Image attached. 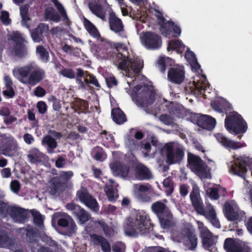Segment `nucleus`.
<instances>
[{"mask_svg": "<svg viewBox=\"0 0 252 252\" xmlns=\"http://www.w3.org/2000/svg\"><path fill=\"white\" fill-rule=\"evenodd\" d=\"M116 51L117 54L113 57L114 63L125 72L127 77H135L142 67V62L138 59L129 60L126 57V48L123 44H119Z\"/></svg>", "mask_w": 252, "mask_h": 252, "instance_id": "nucleus-1", "label": "nucleus"}, {"mask_svg": "<svg viewBox=\"0 0 252 252\" xmlns=\"http://www.w3.org/2000/svg\"><path fill=\"white\" fill-rule=\"evenodd\" d=\"M190 197L195 210L198 214L204 216L214 226L220 228V224L213 206L210 204H208L205 209H204L203 203L197 187L193 188Z\"/></svg>", "mask_w": 252, "mask_h": 252, "instance_id": "nucleus-2", "label": "nucleus"}, {"mask_svg": "<svg viewBox=\"0 0 252 252\" xmlns=\"http://www.w3.org/2000/svg\"><path fill=\"white\" fill-rule=\"evenodd\" d=\"M149 220L147 215L144 212H138L132 217L127 219L125 226L126 235L136 236L147 233L149 231Z\"/></svg>", "mask_w": 252, "mask_h": 252, "instance_id": "nucleus-3", "label": "nucleus"}, {"mask_svg": "<svg viewBox=\"0 0 252 252\" xmlns=\"http://www.w3.org/2000/svg\"><path fill=\"white\" fill-rule=\"evenodd\" d=\"M155 92L152 86L137 85L133 89V100L139 107H146L154 101Z\"/></svg>", "mask_w": 252, "mask_h": 252, "instance_id": "nucleus-4", "label": "nucleus"}, {"mask_svg": "<svg viewBox=\"0 0 252 252\" xmlns=\"http://www.w3.org/2000/svg\"><path fill=\"white\" fill-rule=\"evenodd\" d=\"M234 160L230 165L229 172L245 180L249 174L252 175V160L247 157L236 158L233 156Z\"/></svg>", "mask_w": 252, "mask_h": 252, "instance_id": "nucleus-5", "label": "nucleus"}, {"mask_svg": "<svg viewBox=\"0 0 252 252\" xmlns=\"http://www.w3.org/2000/svg\"><path fill=\"white\" fill-rule=\"evenodd\" d=\"M152 209L158 218L162 228L167 229L174 225L172 215L169 208L163 203L157 201L152 205Z\"/></svg>", "mask_w": 252, "mask_h": 252, "instance_id": "nucleus-6", "label": "nucleus"}, {"mask_svg": "<svg viewBox=\"0 0 252 252\" xmlns=\"http://www.w3.org/2000/svg\"><path fill=\"white\" fill-rule=\"evenodd\" d=\"M246 125L241 116L236 112L231 113L225 120L226 128L236 134L245 133L247 128Z\"/></svg>", "mask_w": 252, "mask_h": 252, "instance_id": "nucleus-7", "label": "nucleus"}, {"mask_svg": "<svg viewBox=\"0 0 252 252\" xmlns=\"http://www.w3.org/2000/svg\"><path fill=\"white\" fill-rule=\"evenodd\" d=\"M188 163L189 168L201 178L211 177L209 168L198 156L189 154Z\"/></svg>", "mask_w": 252, "mask_h": 252, "instance_id": "nucleus-8", "label": "nucleus"}, {"mask_svg": "<svg viewBox=\"0 0 252 252\" xmlns=\"http://www.w3.org/2000/svg\"><path fill=\"white\" fill-rule=\"evenodd\" d=\"M225 216L230 221L243 220L245 218V213L241 210L234 200L226 202L223 206Z\"/></svg>", "mask_w": 252, "mask_h": 252, "instance_id": "nucleus-9", "label": "nucleus"}, {"mask_svg": "<svg viewBox=\"0 0 252 252\" xmlns=\"http://www.w3.org/2000/svg\"><path fill=\"white\" fill-rule=\"evenodd\" d=\"M197 223L202 239L203 247L211 252H215L217 236H213L202 222L197 221Z\"/></svg>", "mask_w": 252, "mask_h": 252, "instance_id": "nucleus-10", "label": "nucleus"}, {"mask_svg": "<svg viewBox=\"0 0 252 252\" xmlns=\"http://www.w3.org/2000/svg\"><path fill=\"white\" fill-rule=\"evenodd\" d=\"M52 220L54 222H57L60 226L67 227L69 235L76 232L77 226L75 223L66 214L62 212L55 213L53 215Z\"/></svg>", "mask_w": 252, "mask_h": 252, "instance_id": "nucleus-11", "label": "nucleus"}, {"mask_svg": "<svg viewBox=\"0 0 252 252\" xmlns=\"http://www.w3.org/2000/svg\"><path fill=\"white\" fill-rule=\"evenodd\" d=\"M142 44L148 49H157L161 46V38L152 32H142L140 35Z\"/></svg>", "mask_w": 252, "mask_h": 252, "instance_id": "nucleus-12", "label": "nucleus"}, {"mask_svg": "<svg viewBox=\"0 0 252 252\" xmlns=\"http://www.w3.org/2000/svg\"><path fill=\"white\" fill-rule=\"evenodd\" d=\"M157 17L158 19L159 24L161 26L160 31L163 36L167 37L171 35L172 36L176 37L180 35L181 31L180 28L174 25L172 22H165L160 13H158Z\"/></svg>", "mask_w": 252, "mask_h": 252, "instance_id": "nucleus-13", "label": "nucleus"}, {"mask_svg": "<svg viewBox=\"0 0 252 252\" xmlns=\"http://www.w3.org/2000/svg\"><path fill=\"white\" fill-rule=\"evenodd\" d=\"M62 136L61 133L55 130H50L48 134L43 137L41 144L44 146H47L46 150L48 153L52 154L53 150L57 147L58 144L56 140Z\"/></svg>", "mask_w": 252, "mask_h": 252, "instance_id": "nucleus-14", "label": "nucleus"}, {"mask_svg": "<svg viewBox=\"0 0 252 252\" xmlns=\"http://www.w3.org/2000/svg\"><path fill=\"white\" fill-rule=\"evenodd\" d=\"M199 78V80H196L197 82L193 81L192 85L189 87V90L191 93L195 95L203 94L206 96L205 93H210L209 86L205 76L202 75Z\"/></svg>", "mask_w": 252, "mask_h": 252, "instance_id": "nucleus-15", "label": "nucleus"}, {"mask_svg": "<svg viewBox=\"0 0 252 252\" xmlns=\"http://www.w3.org/2000/svg\"><path fill=\"white\" fill-rule=\"evenodd\" d=\"M9 36L14 42L13 50L15 54L20 57L24 56L26 53V49L22 35L18 32H13L9 34Z\"/></svg>", "mask_w": 252, "mask_h": 252, "instance_id": "nucleus-16", "label": "nucleus"}, {"mask_svg": "<svg viewBox=\"0 0 252 252\" xmlns=\"http://www.w3.org/2000/svg\"><path fill=\"white\" fill-rule=\"evenodd\" d=\"M168 80L175 84H181L185 78L184 68L181 65L171 67L168 71Z\"/></svg>", "mask_w": 252, "mask_h": 252, "instance_id": "nucleus-17", "label": "nucleus"}, {"mask_svg": "<svg viewBox=\"0 0 252 252\" xmlns=\"http://www.w3.org/2000/svg\"><path fill=\"white\" fill-rule=\"evenodd\" d=\"M167 154V162L169 164H173L180 161L183 157V151L174 146L167 145L166 146Z\"/></svg>", "mask_w": 252, "mask_h": 252, "instance_id": "nucleus-18", "label": "nucleus"}, {"mask_svg": "<svg viewBox=\"0 0 252 252\" xmlns=\"http://www.w3.org/2000/svg\"><path fill=\"white\" fill-rule=\"evenodd\" d=\"M89 8L92 12L102 20H106V14L109 10V7L104 0V5L97 2H93L89 4Z\"/></svg>", "mask_w": 252, "mask_h": 252, "instance_id": "nucleus-19", "label": "nucleus"}, {"mask_svg": "<svg viewBox=\"0 0 252 252\" xmlns=\"http://www.w3.org/2000/svg\"><path fill=\"white\" fill-rule=\"evenodd\" d=\"M77 196L81 202L89 208L94 211L97 210V203L96 200L93 198L85 189H81L78 191Z\"/></svg>", "mask_w": 252, "mask_h": 252, "instance_id": "nucleus-20", "label": "nucleus"}, {"mask_svg": "<svg viewBox=\"0 0 252 252\" xmlns=\"http://www.w3.org/2000/svg\"><path fill=\"white\" fill-rule=\"evenodd\" d=\"M33 63H31L22 67L15 69L13 71V75L23 84H27L28 77L33 69Z\"/></svg>", "mask_w": 252, "mask_h": 252, "instance_id": "nucleus-21", "label": "nucleus"}, {"mask_svg": "<svg viewBox=\"0 0 252 252\" xmlns=\"http://www.w3.org/2000/svg\"><path fill=\"white\" fill-rule=\"evenodd\" d=\"M109 167L113 175L116 177L125 178L127 177L129 168L119 161H113L109 164Z\"/></svg>", "mask_w": 252, "mask_h": 252, "instance_id": "nucleus-22", "label": "nucleus"}, {"mask_svg": "<svg viewBox=\"0 0 252 252\" xmlns=\"http://www.w3.org/2000/svg\"><path fill=\"white\" fill-rule=\"evenodd\" d=\"M66 208L67 210L72 212L77 218L79 221L81 223H83L87 221L89 218L90 216L84 210L81 208V207L74 203H68L66 205Z\"/></svg>", "mask_w": 252, "mask_h": 252, "instance_id": "nucleus-23", "label": "nucleus"}, {"mask_svg": "<svg viewBox=\"0 0 252 252\" xmlns=\"http://www.w3.org/2000/svg\"><path fill=\"white\" fill-rule=\"evenodd\" d=\"M215 137L219 143L227 148H230L232 150H237L246 146L245 143H241L227 139L221 133L216 134Z\"/></svg>", "mask_w": 252, "mask_h": 252, "instance_id": "nucleus-24", "label": "nucleus"}, {"mask_svg": "<svg viewBox=\"0 0 252 252\" xmlns=\"http://www.w3.org/2000/svg\"><path fill=\"white\" fill-rule=\"evenodd\" d=\"M183 235L185 237L184 243L190 250H194L197 245V239L194 234L193 231L190 228L183 230Z\"/></svg>", "mask_w": 252, "mask_h": 252, "instance_id": "nucleus-25", "label": "nucleus"}, {"mask_svg": "<svg viewBox=\"0 0 252 252\" xmlns=\"http://www.w3.org/2000/svg\"><path fill=\"white\" fill-rule=\"evenodd\" d=\"M32 68L31 74L28 77L27 84L34 85L44 78L45 74L43 70L34 63H33Z\"/></svg>", "mask_w": 252, "mask_h": 252, "instance_id": "nucleus-26", "label": "nucleus"}, {"mask_svg": "<svg viewBox=\"0 0 252 252\" xmlns=\"http://www.w3.org/2000/svg\"><path fill=\"white\" fill-rule=\"evenodd\" d=\"M27 158L29 162L35 164L44 161L47 157L37 148H32L28 152Z\"/></svg>", "mask_w": 252, "mask_h": 252, "instance_id": "nucleus-27", "label": "nucleus"}, {"mask_svg": "<svg viewBox=\"0 0 252 252\" xmlns=\"http://www.w3.org/2000/svg\"><path fill=\"white\" fill-rule=\"evenodd\" d=\"M197 125L203 128L211 130L216 124L215 119L208 115L198 116L196 119Z\"/></svg>", "mask_w": 252, "mask_h": 252, "instance_id": "nucleus-28", "label": "nucleus"}, {"mask_svg": "<svg viewBox=\"0 0 252 252\" xmlns=\"http://www.w3.org/2000/svg\"><path fill=\"white\" fill-rule=\"evenodd\" d=\"M49 30L47 25L44 24H40L31 33L32 40L36 42H40L43 39V35L47 33Z\"/></svg>", "mask_w": 252, "mask_h": 252, "instance_id": "nucleus-29", "label": "nucleus"}, {"mask_svg": "<svg viewBox=\"0 0 252 252\" xmlns=\"http://www.w3.org/2000/svg\"><path fill=\"white\" fill-rule=\"evenodd\" d=\"M8 214L16 222H21L26 218V211L22 208L15 206L9 208Z\"/></svg>", "mask_w": 252, "mask_h": 252, "instance_id": "nucleus-30", "label": "nucleus"}, {"mask_svg": "<svg viewBox=\"0 0 252 252\" xmlns=\"http://www.w3.org/2000/svg\"><path fill=\"white\" fill-rule=\"evenodd\" d=\"M20 148L16 141L11 140L2 150V154L7 156H17L20 152Z\"/></svg>", "mask_w": 252, "mask_h": 252, "instance_id": "nucleus-31", "label": "nucleus"}, {"mask_svg": "<svg viewBox=\"0 0 252 252\" xmlns=\"http://www.w3.org/2000/svg\"><path fill=\"white\" fill-rule=\"evenodd\" d=\"M109 182L110 185H106L105 187V191L106 194L110 201L115 200L118 197V194L116 188L118 185L115 182L110 179Z\"/></svg>", "mask_w": 252, "mask_h": 252, "instance_id": "nucleus-32", "label": "nucleus"}, {"mask_svg": "<svg viewBox=\"0 0 252 252\" xmlns=\"http://www.w3.org/2000/svg\"><path fill=\"white\" fill-rule=\"evenodd\" d=\"M91 240L95 245H100L103 252H110V245L103 237L94 234L91 236Z\"/></svg>", "mask_w": 252, "mask_h": 252, "instance_id": "nucleus-33", "label": "nucleus"}, {"mask_svg": "<svg viewBox=\"0 0 252 252\" xmlns=\"http://www.w3.org/2000/svg\"><path fill=\"white\" fill-rule=\"evenodd\" d=\"M109 23L110 29L114 32L117 33L123 31L124 27L121 20L113 13L110 14Z\"/></svg>", "mask_w": 252, "mask_h": 252, "instance_id": "nucleus-34", "label": "nucleus"}, {"mask_svg": "<svg viewBox=\"0 0 252 252\" xmlns=\"http://www.w3.org/2000/svg\"><path fill=\"white\" fill-rule=\"evenodd\" d=\"M240 241L227 238L224 243V248L227 252H239Z\"/></svg>", "mask_w": 252, "mask_h": 252, "instance_id": "nucleus-35", "label": "nucleus"}, {"mask_svg": "<svg viewBox=\"0 0 252 252\" xmlns=\"http://www.w3.org/2000/svg\"><path fill=\"white\" fill-rule=\"evenodd\" d=\"M136 177L139 180L149 179L151 174L148 168L141 164H138L136 167Z\"/></svg>", "mask_w": 252, "mask_h": 252, "instance_id": "nucleus-36", "label": "nucleus"}, {"mask_svg": "<svg viewBox=\"0 0 252 252\" xmlns=\"http://www.w3.org/2000/svg\"><path fill=\"white\" fill-rule=\"evenodd\" d=\"M5 89L3 94L5 96L8 97H12L14 95V92L12 88V81L9 76L5 75L3 78Z\"/></svg>", "mask_w": 252, "mask_h": 252, "instance_id": "nucleus-37", "label": "nucleus"}, {"mask_svg": "<svg viewBox=\"0 0 252 252\" xmlns=\"http://www.w3.org/2000/svg\"><path fill=\"white\" fill-rule=\"evenodd\" d=\"M84 25L89 33L95 38H100V34L95 26L86 18L84 19Z\"/></svg>", "mask_w": 252, "mask_h": 252, "instance_id": "nucleus-38", "label": "nucleus"}, {"mask_svg": "<svg viewBox=\"0 0 252 252\" xmlns=\"http://www.w3.org/2000/svg\"><path fill=\"white\" fill-rule=\"evenodd\" d=\"M64 184L61 181V179L58 177H54L50 182L49 188L52 190L53 193H56L63 190Z\"/></svg>", "mask_w": 252, "mask_h": 252, "instance_id": "nucleus-39", "label": "nucleus"}, {"mask_svg": "<svg viewBox=\"0 0 252 252\" xmlns=\"http://www.w3.org/2000/svg\"><path fill=\"white\" fill-rule=\"evenodd\" d=\"M186 49V46L179 40H173L169 41L167 50L168 51L176 50L178 52L182 53Z\"/></svg>", "mask_w": 252, "mask_h": 252, "instance_id": "nucleus-40", "label": "nucleus"}, {"mask_svg": "<svg viewBox=\"0 0 252 252\" xmlns=\"http://www.w3.org/2000/svg\"><path fill=\"white\" fill-rule=\"evenodd\" d=\"M111 114L113 121L118 124H122L126 121L125 114L119 108L113 109Z\"/></svg>", "mask_w": 252, "mask_h": 252, "instance_id": "nucleus-41", "label": "nucleus"}, {"mask_svg": "<svg viewBox=\"0 0 252 252\" xmlns=\"http://www.w3.org/2000/svg\"><path fill=\"white\" fill-rule=\"evenodd\" d=\"M14 244V241L10 239L4 231H0V247L11 249V246Z\"/></svg>", "mask_w": 252, "mask_h": 252, "instance_id": "nucleus-42", "label": "nucleus"}, {"mask_svg": "<svg viewBox=\"0 0 252 252\" xmlns=\"http://www.w3.org/2000/svg\"><path fill=\"white\" fill-rule=\"evenodd\" d=\"M173 63L174 61L168 57H161L158 61V64L160 71L164 72L165 70V66L171 65Z\"/></svg>", "mask_w": 252, "mask_h": 252, "instance_id": "nucleus-43", "label": "nucleus"}, {"mask_svg": "<svg viewBox=\"0 0 252 252\" xmlns=\"http://www.w3.org/2000/svg\"><path fill=\"white\" fill-rule=\"evenodd\" d=\"M45 16L47 19L55 22H59L60 20V16L55 10L51 7L47 8L46 9Z\"/></svg>", "mask_w": 252, "mask_h": 252, "instance_id": "nucleus-44", "label": "nucleus"}, {"mask_svg": "<svg viewBox=\"0 0 252 252\" xmlns=\"http://www.w3.org/2000/svg\"><path fill=\"white\" fill-rule=\"evenodd\" d=\"M36 53L42 62H47L49 58L48 52L42 46H38L36 48Z\"/></svg>", "mask_w": 252, "mask_h": 252, "instance_id": "nucleus-45", "label": "nucleus"}, {"mask_svg": "<svg viewBox=\"0 0 252 252\" xmlns=\"http://www.w3.org/2000/svg\"><path fill=\"white\" fill-rule=\"evenodd\" d=\"M29 9V5L28 4L24 5L20 8V15L22 19V23L24 24H26L30 20L28 15Z\"/></svg>", "mask_w": 252, "mask_h": 252, "instance_id": "nucleus-46", "label": "nucleus"}, {"mask_svg": "<svg viewBox=\"0 0 252 252\" xmlns=\"http://www.w3.org/2000/svg\"><path fill=\"white\" fill-rule=\"evenodd\" d=\"M94 158L99 161H103L106 158V154L102 149L99 147H96L94 149Z\"/></svg>", "mask_w": 252, "mask_h": 252, "instance_id": "nucleus-47", "label": "nucleus"}, {"mask_svg": "<svg viewBox=\"0 0 252 252\" xmlns=\"http://www.w3.org/2000/svg\"><path fill=\"white\" fill-rule=\"evenodd\" d=\"M54 5L60 13L61 16L64 20L67 19L66 11L63 5L58 0H51Z\"/></svg>", "mask_w": 252, "mask_h": 252, "instance_id": "nucleus-48", "label": "nucleus"}, {"mask_svg": "<svg viewBox=\"0 0 252 252\" xmlns=\"http://www.w3.org/2000/svg\"><path fill=\"white\" fill-rule=\"evenodd\" d=\"M163 185L165 188V191L167 195H169L171 194L173 190V187L172 182L169 178H167L163 181Z\"/></svg>", "mask_w": 252, "mask_h": 252, "instance_id": "nucleus-49", "label": "nucleus"}, {"mask_svg": "<svg viewBox=\"0 0 252 252\" xmlns=\"http://www.w3.org/2000/svg\"><path fill=\"white\" fill-rule=\"evenodd\" d=\"M32 214L34 223L39 226H41L43 223V219L42 215L38 212L34 210L32 211Z\"/></svg>", "mask_w": 252, "mask_h": 252, "instance_id": "nucleus-50", "label": "nucleus"}, {"mask_svg": "<svg viewBox=\"0 0 252 252\" xmlns=\"http://www.w3.org/2000/svg\"><path fill=\"white\" fill-rule=\"evenodd\" d=\"M148 188L142 185H135L133 187V191L137 197H140L141 194L148 191Z\"/></svg>", "mask_w": 252, "mask_h": 252, "instance_id": "nucleus-51", "label": "nucleus"}, {"mask_svg": "<svg viewBox=\"0 0 252 252\" xmlns=\"http://www.w3.org/2000/svg\"><path fill=\"white\" fill-rule=\"evenodd\" d=\"M73 175L72 171H63L60 174V176L58 177L61 179V181L65 185L66 182L69 180Z\"/></svg>", "mask_w": 252, "mask_h": 252, "instance_id": "nucleus-52", "label": "nucleus"}, {"mask_svg": "<svg viewBox=\"0 0 252 252\" xmlns=\"http://www.w3.org/2000/svg\"><path fill=\"white\" fill-rule=\"evenodd\" d=\"M11 206L7 204L0 201V218H3L8 214L9 209Z\"/></svg>", "mask_w": 252, "mask_h": 252, "instance_id": "nucleus-53", "label": "nucleus"}, {"mask_svg": "<svg viewBox=\"0 0 252 252\" xmlns=\"http://www.w3.org/2000/svg\"><path fill=\"white\" fill-rule=\"evenodd\" d=\"M74 107L75 109H78L79 110H80L81 112H83L88 108V104L86 101L79 99L74 102Z\"/></svg>", "mask_w": 252, "mask_h": 252, "instance_id": "nucleus-54", "label": "nucleus"}, {"mask_svg": "<svg viewBox=\"0 0 252 252\" xmlns=\"http://www.w3.org/2000/svg\"><path fill=\"white\" fill-rule=\"evenodd\" d=\"M159 119L166 125L171 126L174 124V119L168 115H162L159 117Z\"/></svg>", "mask_w": 252, "mask_h": 252, "instance_id": "nucleus-55", "label": "nucleus"}, {"mask_svg": "<svg viewBox=\"0 0 252 252\" xmlns=\"http://www.w3.org/2000/svg\"><path fill=\"white\" fill-rule=\"evenodd\" d=\"M30 242L32 243L31 246L32 252H51L47 248L40 247L36 241Z\"/></svg>", "mask_w": 252, "mask_h": 252, "instance_id": "nucleus-56", "label": "nucleus"}, {"mask_svg": "<svg viewBox=\"0 0 252 252\" xmlns=\"http://www.w3.org/2000/svg\"><path fill=\"white\" fill-rule=\"evenodd\" d=\"M84 81L87 84H92L94 85L95 87H99L97 79L94 76L92 75L88 74L84 78Z\"/></svg>", "mask_w": 252, "mask_h": 252, "instance_id": "nucleus-57", "label": "nucleus"}, {"mask_svg": "<svg viewBox=\"0 0 252 252\" xmlns=\"http://www.w3.org/2000/svg\"><path fill=\"white\" fill-rule=\"evenodd\" d=\"M207 195L212 199L216 200L219 198L218 190L216 188H210L206 190Z\"/></svg>", "mask_w": 252, "mask_h": 252, "instance_id": "nucleus-58", "label": "nucleus"}, {"mask_svg": "<svg viewBox=\"0 0 252 252\" xmlns=\"http://www.w3.org/2000/svg\"><path fill=\"white\" fill-rule=\"evenodd\" d=\"M0 19L2 23L5 25L9 24L11 22V20L9 18V13L5 11H2L1 12Z\"/></svg>", "mask_w": 252, "mask_h": 252, "instance_id": "nucleus-59", "label": "nucleus"}, {"mask_svg": "<svg viewBox=\"0 0 252 252\" xmlns=\"http://www.w3.org/2000/svg\"><path fill=\"white\" fill-rule=\"evenodd\" d=\"M185 54V57L187 60L189 62V63H191L193 61L196 60L195 55L193 52L190 51L188 48Z\"/></svg>", "mask_w": 252, "mask_h": 252, "instance_id": "nucleus-60", "label": "nucleus"}, {"mask_svg": "<svg viewBox=\"0 0 252 252\" xmlns=\"http://www.w3.org/2000/svg\"><path fill=\"white\" fill-rule=\"evenodd\" d=\"M20 188V185L18 181H13L11 182L10 184V189L13 192L15 193L18 192Z\"/></svg>", "mask_w": 252, "mask_h": 252, "instance_id": "nucleus-61", "label": "nucleus"}, {"mask_svg": "<svg viewBox=\"0 0 252 252\" xmlns=\"http://www.w3.org/2000/svg\"><path fill=\"white\" fill-rule=\"evenodd\" d=\"M37 107L38 111L41 113H44L47 110V106L44 101H39L37 104Z\"/></svg>", "mask_w": 252, "mask_h": 252, "instance_id": "nucleus-62", "label": "nucleus"}, {"mask_svg": "<svg viewBox=\"0 0 252 252\" xmlns=\"http://www.w3.org/2000/svg\"><path fill=\"white\" fill-rule=\"evenodd\" d=\"M46 92L41 87H37L34 91V94L37 97H42L45 94Z\"/></svg>", "mask_w": 252, "mask_h": 252, "instance_id": "nucleus-63", "label": "nucleus"}, {"mask_svg": "<svg viewBox=\"0 0 252 252\" xmlns=\"http://www.w3.org/2000/svg\"><path fill=\"white\" fill-rule=\"evenodd\" d=\"M239 252H251V249L247 245L240 241Z\"/></svg>", "mask_w": 252, "mask_h": 252, "instance_id": "nucleus-64", "label": "nucleus"}]
</instances>
